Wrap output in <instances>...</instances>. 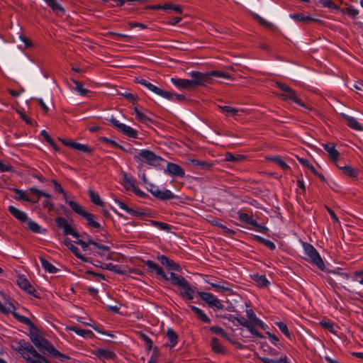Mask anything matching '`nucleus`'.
Masks as SVG:
<instances>
[{
    "label": "nucleus",
    "mask_w": 363,
    "mask_h": 363,
    "mask_svg": "<svg viewBox=\"0 0 363 363\" xmlns=\"http://www.w3.org/2000/svg\"><path fill=\"white\" fill-rule=\"evenodd\" d=\"M96 354L99 357H103L106 359H113L116 357L113 352L107 349H99L96 351Z\"/></svg>",
    "instance_id": "obj_26"
},
{
    "label": "nucleus",
    "mask_w": 363,
    "mask_h": 363,
    "mask_svg": "<svg viewBox=\"0 0 363 363\" xmlns=\"http://www.w3.org/2000/svg\"><path fill=\"white\" fill-rule=\"evenodd\" d=\"M16 283L21 289L26 291L28 294L35 296V289L25 276H18Z\"/></svg>",
    "instance_id": "obj_13"
},
{
    "label": "nucleus",
    "mask_w": 363,
    "mask_h": 363,
    "mask_svg": "<svg viewBox=\"0 0 363 363\" xmlns=\"http://www.w3.org/2000/svg\"><path fill=\"white\" fill-rule=\"evenodd\" d=\"M134 159L140 167L147 164L151 167H158L161 162L164 161L160 156L149 150H141L137 155H135Z\"/></svg>",
    "instance_id": "obj_2"
},
{
    "label": "nucleus",
    "mask_w": 363,
    "mask_h": 363,
    "mask_svg": "<svg viewBox=\"0 0 363 363\" xmlns=\"http://www.w3.org/2000/svg\"><path fill=\"white\" fill-rule=\"evenodd\" d=\"M89 195L90 197V199L93 203L97 206H102L104 204V202L101 199L100 196L99 194L95 192L94 190L89 189Z\"/></svg>",
    "instance_id": "obj_32"
},
{
    "label": "nucleus",
    "mask_w": 363,
    "mask_h": 363,
    "mask_svg": "<svg viewBox=\"0 0 363 363\" xmlns=\"http://www.w3.org/2000/svg\"><path fill=\"white\" fill-rule=\"evenodd\" d=\"M40 134L47 143L51 145L56 150H57L55 142L45 130H42Z\"/></svg>",
    "instance_id": "obj_51"
},
{
    "label": "nucleus",
    "mask_w": 363,
    "mask_h": 363,
    "mask_svg": "<svg viewBox=\"0 0 363 363\" xmlns=\"http://www.w3.org/2000/svg\"><path fill=\"white\" fill-rule=\"evenodd\" d=\"M189 308L191 311L196 315L197 318L204 323H210V318L206 315V314L200 308L194 306H189Z\"/></svg>",
    "instance_id": "obj_25"
},
{
    "label": "nucleus",
    "mask_w": 363,
    "mask_h": 363,
    "mask_svg": "<svg viewBox=\"0 0 363 363\" xmlns=\"http://www.w3.org/2000/svg\"><path fill=\"white\" fill-rule=\"evenodd\" d=\"M64 242L65 245L68 247V249L71 250L79 259L84 262H88L87 258H86L79 252V249L71 242V240L69 239H65Z\"/></svg>",
    "instance_id": "obj_21"
},
{
    "label": "nucleus",
    "mask_w": 363,
    "mask_h": 363,
    "mask_svg": "<svg viewBox=\"0 0 363 363\" xmlns=\"http://www.w3.org/2000/svg\"><path fill=\"white\" fill-rule=\"evenodd\" d=\"M123 182L127 189H131L135 186V181L130 177H128L125 173L123 174Z\"/></svg>",
    "instance_id": "obj_49"
},
{
    "label": "nucleus",
    "mask_w": 363,
    "mask_h": 363,
    "mask_svg": "<svg viewBox=\"0 0 363 363\" xmlns=\"http://www.w3.org/2000/svg\"><path fill=\"white\" fill-rule=\"evenodd\" d=\"M303 247L307 256L306 260L323 270L325 269L324 262L315 248L308 242H303Z\"/></svg>",
    "instance_id": "obj_5"
},
{
    "label": "nucleus",
    "mask_w": 363,
    "mask_h": 363,
    "mask_svg": "<svg viewBox=\"0 0 363 363\" xmlns=\"http://www.w3.org/2000/svg\"><path fill=\"white\" fill-rule=\"evenodd\" d=\"M43 268L49 273H55L57 269L44 257L40 258Z\"/></svg>",
    "instance_id": "obj_31"
},
{
    "label": "nucleus",
    "mask_w": 363,
    "mask_h": 363,
    "mask_svg": "<svg viewBox=\"0 0 363 363\" xmlns=\"http://www.w3.org/2000/svg\"><path fill=\"white\" fill-rule=\"evenodd\" d=\"M28 227L31 231L34 233H40V227L37 223L34 221H28Z\"/></svg>",
    "instance_id": "obj_57"
},
{
    "label": "nucleus",
    "mask_w": 363,
    "mask_h": 363,
    "mask_svg": "<svg viewBox=\"0 0 363 363\" xmlns=\"http://www.w3.org/2000/svg\"><path fill=\"white\" fill-rule=\"evenodd\" d=\"M257 240L259 242L264 244L266 247H269L270 250L275 249V244L269 240L264 239L260 236H256Z\"/></svg>",
    "instance_id": "obj_47"
},
{
    "label": "nucleus",
    "mask_w": 363,
    "mask_h": 363,
    "mask_svg": "<svg viewBox=\"0 0 363 363\" xmlns=\"http://www.w3.org/2000/svg\"><path fill=\"white\" fill-rule=\"evenodd\" d=\"M101 140L103 142L108 143L113 147L123 149V146L118 145L116 141H114V140H113L111 139H109V138L104 137V138H101Z\"/></svg>",
    "instance_id": "obj_59"
},
{
    "label": "nucleus",
    "mask_w": 363,
    "mask_h": 363,
    "mask_svg": "<svg viewBox=\"0 0 363 363\" xmlns=\"http://www.w3.org/2000/svg\"><path fill=\"white\" fill-rule=\"evenodd\" d=\"M50 9L57 13H64V8L56 0H44Z\"/></svg>",
    "instance_id": "obj_27"
},
{
    "label": "nucleus",
    "mask_w": 363,
    "mask_h": 363,
    "mask_svg": "<svg viewBox=\"0 0 363 363\" xmlns=\"http://www.w3.org/2000/svg\"><path fill=\"white\" fill-rule=\"evenodd\" d=\"M210 76H211V79L213 77H221V78L228 79H233L232 76L230 74H229L228 73H227L225 72L218 71V70L210 71Z\"/></svg>",
    "instance_id": "obj_42"
},
{
    "label": "nucleus",
    "mask_w": 363,
    "mask_h": 363,
    "mask_svg": "<svg viewBox=\"0 0 363 363\" xmlns=\"http://www.w3.org/2000/svg\"><path fill=\"white\" fill-rule=\"evenodd\" d=\"M169 94H171L170 97L167 98L169 100L181 101H183L185 99V96L183 94H173L172 92H169Z\"/></svg>",
    "instance_id": "obj_61"
},
{
    "label": "nucleus",
    "mask_w": 363,
    "mask_h": 363,
    "mask_svg": "<svg viewBox=\"0 0 363 363\" xmlns=\"http://www.w3.org/2000/svg\"><path fill=\"white\" fill-rule=\"evenodd\" d=\"M234 318L239 323L240 325L245 327L251 334L255 336L262 338L263 335L253 327V323L245 319L241 315L235 316Z\"/></svg>",
    "instance_id": "obj_12"
},
{
    "label": "nucleus",
    "mask_w": 363,
    "mask_h": 363,
    "mask_svg": "<svg viewBox=\"0 0 363 363\" xmlns=\"http://www.w3.org/2000/svg\"><path fill=\"white\" fill-rule=\"evenodd\" d=\"M254 280L257 284V285L261 287L267 286L269 284V281L267 280L264 275H254Z\"/></svg>",
    "instance_id": "obj_37"
},
{
    "label": "nucleus",
    "mask_w": 363,
    "mask_h": 363,
    "mask_svg": "<svg viewBox=\"0 0 363 363\" xmlns=\"http://www.w3.org/2000/svg\"><path fill=\"white\" fill-rule=\"evenodd\" d=\"M111 124L119 131L123 133L126 136H128L130 138H138V131L133 128H132L130 126L126 125L125 124L120 123L118 120H116L115 118L111 117L108 120Z\"/></svg>",
    "instance_id": "obj_9"
},
{
    "label": "nucleus",
    "mask_w": 363,
    "mask_h": 363,
    "mask_svg": "<svg viewBox=\"0 0 363 363\" xmlns=\"http://www.w3.org/2000/svg\"><path fill=\"white\" fill-rule=\"evenodd\" d=\"M355 280L358 281L360 284L363 285V271H356L353 274Z\"/></svg>",
    "instance_id": "obj_64"
},
{
    "label": "nucleus",
    "mask_w": 363,
    "mask_h": 363,
    "mask_svg": "<svg viewBox=\"0 0 363 363\" xmlns=\"http://www.w3.org/2000/svg\"><path fill=\"white\" fill-rule=\"evenodd\" d=\"M145 265L147 267L150 272H155L157 275L161 277L165 280H169V276H167L162 267H160L157 263L152 260H147L145 262Z\"/></svg>",
    "instance_id": "obj_14"
},
{
    "label": "nucleus",
    "mask_w": 363,
    "mask_h": 363,
    "mask_svg": "<svg viewBox=\"0 0 363 363\" xmlns=\"http://www.w3.org/2000/svg\"><path fill=\"white\" fill-rule=\"evenodd\" d=\"M66 330H70V331H73L75 333H77V335H80V336H82V337H84L87 335H89V334H91V330H84V329H81L77 326H67L66 328Z\"/></svg>",
    "instance_id": "obj_36"
},
{
    "label": "nucleus",
    "mask_w": 363,
    "mask_h": 363,
    "mask_svg": "<svg viewBox=\"0 0 363 363\" xmlns=\"http://www.w3.org/2000/svg\"><path fill=\"white\" fill-rule=\"evenodd\" d=\"M336 165L339 169H342L345 175L351 177H356L357 176V171L351 166H340L337 163Z\"/></svg>",
    "instance_id": "obj_29"
},
{
    "label": "nucleus",
    "mask_w": 363,
    "mask_h": 363,
    "mask_svg": "<svg viewBox=\"0 0 363 363\" xmlns=\"http://www.w3.org/2000/svg\"><path fill=\"white\" fill-rule=\"evenodd\" d=\"M189 75L191 77L194 87L198 86H203L206 84H211L212 82V79L210 76V72L203 73L194 71L190 72Z\"/></svg>",
    "instance_id": "obj_8"
},
{
    "label": "nucleus",
    "mask_w": 363,
    "mask_h": 363,
    "mask_svg": "<svg viewBox=\"0 0 363 363\" xmlns=\"http://www.w3.org/2000/svg\"><path fill=\"white\" fill-rule=\"evenodd\" d=\"M158 260L162 265L166 266L168 269L174 270L177 272L180 271L181 269L180 266L178 264L175 263L173 260L169 259L165 255L159 256Z\"/></svg>",
    "instance_id": "obj_15"
},
{
    "label": "nucleus",
    "mask_w": 363,
    "mask_h": 363,
    "mask_svg": "<svg viewBox=\"0 0 363 363\" xmlns=\"http://www.w3.org/2000/svg\"><path fill=\"white\" fill-rule=\"evenodd\" d=\"M247 316L250 320V322L253 323V327L255 328V327H259L262 329H264L265 325L264 323L257 317L256 314L253 311L252 309H247L246 310Z\"/></svg>",
    "instance_id": "obj_17"
},
{
    "label": "nucleus",
    "mask_w": 363,
    "mask_h": 363,
    "mask_svg": "<svg viewBox=\"0 0 363 363\" xmlns=\"http://www.w3.org/2000/svg\"><path fill=\"white\" fill-rule=\"evenodd\" d=\"M270 160L279 165L282 169L287 170L289 169V166L284 161V160L279 156H275L270 158Z\"/></svg>",
    "instance_id": "obj_40"
},
{
    "label": "nucleus",
    "mask_w": 363,
    "mask_h": 363,
    "mask_svg": "<svg viewBox=\"0 0 363 363\" xmlns=\"http://www.w3.org/2000/svg\"><path fill=\"white\" fill-rule=\"evenodd\" d=\"M114 202L119 206L120 208L123 209L131 216H138L141 215L140 212L128 207L125 203L121 201L118 199H114Z\"/></svg>",
    "instance_id": "obj_24"
},
{
    "label": "nucleus",
    "mask_w": 363,
    "mask_h": 363,
    "mask_svg": "<svg viewBox=\"0 0 363 363\" xmlns=\"http://www.w3.org/2000/svg\"><path fill=\"white\" fill-rule=\"evenodd\" d=\"M169 279L173 285L177 286L182 289L179 294L184 298L188 300H192L194 298L193 294L195 293V291L183 277L171 272Z\"/></svg>",
    "instance_id": "obj_3"
},
{
    "label": "nucleus",
    "mask_w": 363,
    "mask_h": 363,
    "mask_svg": "<svg viewBox=\"0 0 363 363\" xmlns=\"http://www.w3.org/2000/svg\"><path fill=\"white\" fill-rule=\"evenodd\" d=\"M325 150L328 153L330 159L334 162H337V159L339 157V152L335 149V145L333 143H328L324 145Z\"/></svg>",
    "instance_id": "obj_18"
},
{
    "label": "nucleus",
    "mask_w": 363,
    "mask_h": 363,
    "mask_svg": "<svg viewBox=\"0 0 363 363\" xmlns=\"http://www.w3.org/2000/svg\"><path fill=\"white\" fill-rule=\"evenodd\" d=\"M220 108L223 111L226 112L228 114L231 116L237 115L238 113L239 112V109L229 106H220Z\"/></svg>",
    "instance_id": "obj_48"
},
{
    "label": "nucleus",
    "mask_w": 363,
    "mask_h": 363,
    "mask_svg": "<svg viewBox=\"0 0 363 363\" xmlns=\"http://www.w3.org/2000/svg\"><path fill=\"white\" fill-rule=\"evenodd\" d=\"M162 9H170L179 13H181L182 12V9L180 6L169 4L163 5Z\"/></svg>",
    "instance_id": "obj_52"
},
{
    "label": "nucleus",
    "mask_w": 363,
    "mask_h": 363,
    "mask_svg": "<svg viewBox=\"0 0 363 363\" xmlns=\"http://www.w3.org/2000/svg\"><path fill=\"white\" fill-rule=\"evenodd\" d=\"M72 149L78 150L79 152H86V153H91L93 151L92 149L89 146L84 145V144L74 142V143L72 144Z\"/></svg>",
    "instance_id": "obj_34"
},
{
    "label": "nucleus",
    "mask_w": 363,
    "mask_h": 363,
    "mask_svg": "<svg viewBox=\"0 0 363 363\" xmlns=\"http://www.w3.org/2000/svg\"><path fill=\"white\" fill-rule=\"evenodd\" d=\"M16 350L28 363H51L40 354L28 342L25 340L18 342Z\"/></svg>",
    "instance_id": "obj_1"
},
{
    "label": "nucleus",
    "mask_w": 363,
    "mask_h": 363,
    "mask_svg": "<svg viewBox=\"0 0 363 363\" xmlns=\"http://www.w3.org/2000/svg\"><path fill=\"white\" fill-rule=\"evenodd\" d=\"M260 360L263 363H290L288 361L286 356H284L277 359H274L268 357H260Z\"/></svg>",
    "instance_id": "obj_35"
},
{
    "label": "nucleus",
    "mask_w": 363,
    "mask_h": 363,
    "mask_svg": "<svg viewBox=\"0 0 363 363\" xmlns=\"http://www.w3.org/2000/svg\"><path fill=\"white\" fill-rule=\"evenodd\" d=\"M171 82L175 86L178 88L186 89H191L194 88L191 79L172 78Z\"/></svg>",
    "instance_id": "obj_16"
},
{
    "label": "nucleus",
    "mask_w": 363,
    "mask_h": 363,
    "mask_svg": "<svg viewBox=\"0 0 363 363\" xmlns=\"http://www.w3.org/2000/svg\"><path fill=\"white\" fill-rule=\"evenodd\" d=\"M321 3L325 7L335 9H337V5L331 0H321Z\"/></svg>",
    "instance_id": "obj_63"
},
{
    "label": "nucleus",
    "mask_w": 363,
    "mask_h": 363,
    "mask_svg": "<svg viewBox=\"0 0 363 363\" xmlns=\"http://www.w3.org/2000/svg\"><path fill=\"white\" fill-rule=\"evenodd\" d=\"M252 218V216H250V215H248L247 213H240L239 214V219L240 220L244 222V223H246L247 224L250 223L251 219Z\"/></svg>",
    "instance_id": "obj_62"
},
{
    "label": "nucleus",
    "mask_w": 363,
    "mask_h": 363,
    "mask_svg": "<svg viewBox=\"0 0 363 363\" xmlns=\"http://www.w3.org/2000/svg\"><path fill=\"white\" fill-rule=\"evenodd\" d=\"M210 330L215 334L220 335L222 337H223L229 341L230 340L229 336L225 333V331L222 328H220L219 326H211L210 328Z\"/></svg>",
    "instance_id": "obj_38"
},
{
    "label": "nucleus",
    "mask_w": 363,
    "mask_h": 363,
    "mask_svg": "<svg viewBox=\"0 0 363 363\" xmlns=\"http://www.w3.org/2000/svg\"><path fill=\"white\" fill-rule=\"evenodd\" d=\"M146 88H147L150 91L155 93L157 95L161 96L163 98H169L171 94H169V91H164L154 84H151L150 82H148Z\"/></svg>",
    "instance_id": "obj_20"
},
{
    "label": "nucleus",
    "mask_w": 363,
    "mask_h": 363,
    "mask_svg": "<svg viewBox=\"0 0 363 363\" xmlns=\"http://www.w3.org/2000/svg\"><path fill=\"white\" fill-rule=\"evenodd\" d=\"M157 193V196L156 198L162 201L169 200L174 198V194L168 189H166L164 191L160 190L159 192Z\"/></svg>",
    "instance_id": "obj_33"
},
{
    "label": "nucleus",
    "mask_w": 363,
    "mask_h": 363,
    "mask_svg": "<svg viewBox=\"0 0 363 363\" xmlns=\"http://www.w3.org/2000/svg\"><path fill=\"white\" fill-rule=\"evenodd\" d=\"M13 315L21 323H24L28 325H33L32 322L30 321V320L28 318L23 316V315L16 314V313H13Z\"/></svg>",
    "instance_id": "obj_56"
},
{
    "label": "nucleus",
    "mask_w": 363,
    "mask_h": 363,
    "mask_svg": "<svg viewBox=\"0 0 363 363\" xmlns=\"http://www.w3.org/2000/svg\"><path fill=\"white\" fill-rule=\"evenodd\" d=\"M73 83L75 85V90L82 96H85L87 94V93L89 92V90H87L86 89L84 88L82 84L75 80V79H72Z\"/></svg>",
    "instance_id": "obj_44"
},
{
    "label": "nucleus",
    "mask_w": 363,
    "mask_h": 363,
    "mask_svg": "<svg viewBox=\"0 0 363 363\" xmlns=\"http://www.w3.org/2000/svg\"><path fill=\"white\" fill-rule=\"evenodd\" d=\"M341 116L347 121V125L356 130H362V128L357 120L352 116L345 113H341Z\"/></svg>",
    "instance_id": "obj_19"
},
{
    "label": "nucleus",
    "mask_w": 363,
    "mask_h": 363,
    "mask_svg": "<svg viewBox=\"0 0 363 363\" xmlns=\"http://www.w3.org/2000/svg\"><path fill=\"white\" fill-rule=\"evenodd\" d=\"M151 223L154 227L157 228L160 230L167 232L170 230V226L167 223L156 220H151Z\"/></svg>",
    "instance_id": "obj_45"
},
{
    "label": "nucleus",
    "mask_w": 363,
    "mask_h": 363,
    "mask_svg": "<svg viewBox=\"0 0 363 363\" xmlns=\"http://www.w3.org/2000/svg\"><path fill=\"white\" fill-rule=\"evenodd\" d=\"M68 205L72 208L73 211L79 215L80 216L84 218L88 221V225L91 227L95 228H100L101 225L99 222L96 221L94 219V216L89 212H87L84 208L81 206L79 203L75 201H68Z\"/></svg>",
    "instance_id": "obj_6"
},
{
    "label": "nucleus",
    "mask_w": 363,
    "mask_h": 363,
    "mask_svg": "<svg viewBox=\"0 0 363 363\" xmlns=\"http://www.w3.org/2000/svg\"><path fill=\"white\" fill-rule=\"evenodd\" d=\"M30 338L31 342L38 349H44L55 356L61 355L60 352H58L48 340H47L46 339H45L44 337H41L39 335L36 329L30 332Z\"/></svg>",
    "instance_id": "obj_4"
},
{
    "label": "nucleus",
    "mask_w": 363,
    "mask_h": 363,
    "mask_svg": "<svg viewBox=\"0 0 363 363\" xmlns=\"http://www.w3.org/2000/svg\"><path fill=\"white\" fill-rule=\"evenodd\" d=\"M342 12L352 18H354L359 13V11L352 6L343 9Z\"/></svg>",
    "instance_id": "obj_39"
},
{
    "label": "nucleus",
    "mask_w": 363,
    "mask_h": 363,
    "mask_svg": "<svg viewBox=\"0 0 363 363\" xmlns=\"http://www.w3.org/2000/svg\"><path fill=\"white\" fill-rule=\"evenodd\" d=\"M8 210L15 218L21 221H26L28 218L26 213L13 206H9Z\"/></svg>",
    "instance_id": "obj_22"
},
{
    "label": "nucleus",
    "mask_w": 363,
    "mask_h": 363,
    "mask_svg": "<svg viewBox=\"0 0 363 363\" xmlns=\"http://www.w3.org/2000/svg\"><path fill=\"white\" fill-rule=\"evenodd\" d=\"M63 230L65 235H71L74 238H79V234L74 230L72 227L69 223L63 228Z\"/></svg>",
    "instance_id": "obj_53"
},
{
    "label": "nucleus",
    "mask_w": 363,
    "mask_h": 363,
    "mask_svg": "<svg viewBox=\"0 0 363 363\" xmlns=\"http://www.w3.org/2000/svg\"><path fill=\"white\" fill-rule=\"evenodd\" d=\"M29 190H30V191L32 194H33L34 195L37 196V197L38 199L40 197H41V196H44L45 198H47V199H50L51 198V196L49 194H48V193H46V192H45L43 191L39 190V189H38L35 187H31Z\"/></svg>",
    "instance_id": "obj_46"
},
{
    "label": "nucleus",
    "mask_w": 363,
    "mask_h": 363,
    "mask_svg": "<svg viewBox=\"0 0 363 363\" xmlns=\"http://www.w3.org/2000/svg\"><path fill=\"white\" fill-rule=\"evenodd\" d=\"M289 17L292 19H294V21H299V22H301V21H312V18H311L310 16H304L303 13H293V14H290L289 15Z\"/></svg>",
    "instance_id": "obj_43"
},
{
    "label": "nucleus",
    "mask_w": 363,
    "mask_h": 363,
    "mask_svg": "<svg viewBox=\"0 0 363 363\" xmlns=\"http://www.w3.org/2000/svg\"><path fill=\"white\" fill-rule=\"evenodd\" d=\"M55 221H56L57 226L59 228H62V229H63L68 224L67 220L62 217L57 218Z\"/></svg>",
    "instance_id": "obj_60"
},
{
    "label": "nucleus",
    "mask_w": 363,
    "mask_h": 363,
    "mask_svg": "<svg viewBox=\"0 0 363 363\" xmlns=\"http://www.w3.org/2000/svg\"><path fill=\"white\" fill-rule=\"evenodd\" d=\"M211 350L213 352L217 354H224L225 349L219 342L217 337H213L211 341Z\"/></svg>",
    "instance_id": "obj_23"
},
{
    "label": "nucleus",
    "mask_w": 363,
    "mask_h": 363,
    "mask_svg": "<svg viewBox=\"0 0 363 363\" xmlns=\"http://www.w3.org/2000/svg\"><path fill=\"white\" fill-rule=\"evenodd\" d=\"M88 242L90 245H92L96 247L99 250H100L103 252H108L110 250L109 247L104 245H99L97 242H96L95 241H94L92 239L89 238Z\"/></svg>",
    "instance_id": "obj_50"
},
{
    "label": "nucleus",
    "mask_w": 363,
    "mask_h": 363,
    "mask_svg": "<svg viewBox=\"0 0 363 363\" xmlns=\"http://www.w3.org/2000/svg\"><path fill=\"white\" fill-rule=\"evenodd\" d=\"M276 84L277 86L282 91V93L280 94L279 96L283 100H290L301 106L306 107V106L298 97L296 91L288 85L281 82H277Z\"/></svg>",
    "instance_id": "obj_7"
},
{
    "label": "nucleus",
    "mask_w": 363,
    "mask_h": 363,
    "mask_svg": "<svg viewBox=\"0 0 363 363\" xmlns=\"http://www.w3.org/2000/svg\"><path fill=\"white\" fill-rule=\"evenodd\" d=\"M167 337L169 341V346L174 347L178 342V335L172 328H168L167 330Z\"/></svg>",
    "instance_id": "obj_28"
},
{
    "label": "nucleus",
    "mask_w": 363,
    "mask_h": 363,
    "mask_svg": "<svg viewBox=\"0 0 363 363\" xmlns=\"http://www.w3.org/2000/svg\"><path fill=\"white\" fill-rule=\"evenodd\" d=\"M13 191L17 194V196H16L17 199L24 200V201H30V199L26 195V194L23 191L18 189H13Z\"/></svg>",
    "instance_id": "obj_55"
},
{
    "label": "nucleus",
    "mask_w": 363,
    "mask_h": 363,
    "mask_svg": "<svg viewBox=\"0 0 363 363\" xmlns=\"http://www.w3.org/2000/svg\"><path fill=\"white\" fill-rule=\"evenodd\" d=\"M138 337L141 340H143L145 343L147 349L148 350H150L153 345L152 340L146 334L141 332L138 333Z\"/></svg>",
    "instance_id": "obj_41"
},
{
    "label": "nucleus",
    "mask_w": 363,
    "mask_h": 363,
    "mask_svg": "<svg viewBox=\"0 0 363 363\" xmlns=\"http://www.w3.org/2000/svg\"><path fill=\"white\" fill-rule=\"evenodd\" d=\"M277 325L278 326L279 329L281 330L282 333H284L286 337H290L289 330L288 329L287 325L284 323H277Z\"/></svg>",
    "instance_id": "obj_54"
},
{
    "label": "nucleus",
    "mask_w": 363,
    "mask_h": 363,
    "mask_svg": "<svg viewBox=\"0 0 363 363\" xmlns=\"http://www.w3.org/2000/svg\"><path fill=\"white\" fill-rule=\"evenodd\" d=\"M164 172L174 177H184L185 175L184 169L179 164L172 162H167Z\"/></svg>",
    "instance_id": "obj_11"
},
{
    "label": "nucleus",
    "mask_w": 363,
    "mask_h": 363,
    "mask_svg": "<svg viewBox=\"0 0 363 363\" xmlns=\"http://www.w3.org/2000/svg\"><path fill=\"white\" fill-rule=\"evenodd\" d=\"M245 159V157L242 155H233L231 152H226L225 154V160L228 162H239Z\"/></svg>",
    "instance_id": "obj_30"
},
{
    "label": "nucleus",
    "mask_w": 363,
    "mask_h": 363,
    "mask_svg": "<svg viewBox=\"0 0 363 363\" xmlns=\"http://www.w3.org/2000/svg\"><path fill=\"white\" fill-rule=\"evenodd\" d=\"M108 34L112 38V39L116 40H121L122 38L123 39V38L124 39L129 38V36L128 35H125V34H122V33L110 32Z\"/></svg>",
    "instance_id": "obj_58"
},
{
    "label": "nucleus",
    "mask_w": 363,
    "mask_h": 363,
    "mask_svg": "<svg viewBox=\"0 0 363 363\" xmlns=\"http://www.w3.org/2000/svg\"><path fill=\"white\" fill-rule=\"evenodd\" d=\"M197 294L209 306L214 307L220 310H222L223 308V305L221 303L220 301L217 297H216L213 294L198 291Z\"/></svg>",
    "instance_id": "obj_10"
}]
</instances>
